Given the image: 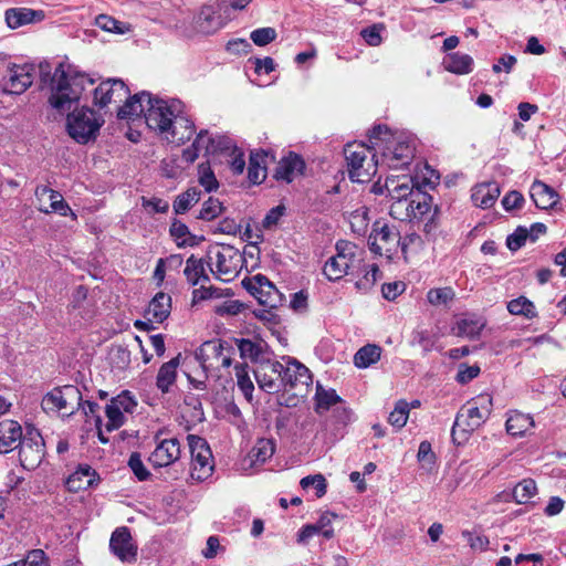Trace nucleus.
<instances>
[{"instance_id":"f257e3e1","label":"nucleus","mask_w":566,"mask_h":566,"mask_svg":"<svg viewBox=\"0 0 566 566\" xmlns=\"http://www.w3.org/2000/svg\"><path fill=\"white\" fill-rule=\"evenodd\" d=\"M145 122L168 143L184 144L195 134V123L179 99L149 98Z\"/></svg>"},{"instance_id":"f03ea898","label":"nucleus","mask_w":566,"mask_h":566,"mask_svg":"<svg viewBox=\"0 0 566 566\" xmlns=\"http://www.w3.org/2000/svg\"><path fill=\"white\" fill-rule=\"evenodd\" d=\"M94 84L87 74L60 64L51 80L50 105L60 114L69 112L82 97L83 92Z\"/></svg>"},{"instance_id":"7ed1b4c3","label":"nucleus","mask_w":566,"mask_h":566,"mask_svg":"<svg viewBox=\"0 0 566 566\" xmlns=\"http://www.w3.org/2000/svg\"><path fill=\"white\" fill-rule=\"evenodd\" d=\"M373 144L381 149V160L390 168L407 167L415 157L417 138L409 133L392 134L385 125L375 126L370 132Z\"/></svg>"},{"instance_id":"20e7f679","label":"nucleus","mask_w":566,"mask_h":566,"mask_svg":"<svg viewBox=\"0 0 566 566\" xmlns=\"http://www.w3.org/2000/svg\"><path fill=\"white\" fill-rule=\"evenodd\" d=\"M493 399L489 394L479 395L463 405L455 416L451 430L454 443L461 446L469 440L473 431L480 428L490 417Z\"/></svg>"},{"instance_id":"39448f33","label":"nucleus","mask_w":566,"mask_h":566,"mask_svg":"<svg viewBox=\"0 0 566 566\" xmlns=\"http://www.w3.org/2000/svg\"><path fill=\"white\" fill-rule=\"evenodd\" d=\"M206 258L211 273L226 282L238 275L243 262L240 251L229 244L209 247Z\"/></svg>"},{"instance_id":"423d86ee","label":"nucleus","mask_w":566,"mask_h":566,"mask_svg":"<svg viewBox=\"0 0 566 566\" xmlns=\"http://www.w3.org/2000/svg\"><path fill=\"white\" fill-rule=\"evenodd\" d=\"M104 119L92 108L82 107L67 114L66 130L78 144H87L95 140Z\"/></svg>"},{"instance_id":"0eeeda50","label":"nucleus","mask_w":566,"mask_h":566,"mask_svg":"<svg viewBox=\"0 0 566 566\" xmlns=\"http://www.w3.org/2000/svg\"><path fill=\"white\" fill-rule=\"evenodd\" d=\"M369 148L364 144L349 143L344 147V156L348 167V175L354 182H367L377 171L378 159L376 155L367 160Z\"/></svg>"},{"instance_id":"6e6552de","label":"nucleus","mask_w":566,"mask_h":566,"mask_svg":"<svg viewBox=\"0 0 566 566\" xmlns=\"http://www.w3.org/2000/svg\"><path fill=\"white\" fill-rule=\"evenodd\" d=\"M283 370H280L282 388L293 391L296 397H305L312 386V375L308 368L295 358L282 357Z\"/></svg>"},{"instance_id":"1a4fd4ad","label":"nucleus","mask_w":566,"mask_h":566,"mask_svg":"<svg viewBox=\"0 0 566 566\" xmlns=\"http://www.w3.org/2000/svg\"><path fill=\"white\" fill-rule=\"evenodd\" d=\"M371 252L391 259L398 253L400 247V232L395 226L384 221H376L368 238Z\"/></svg>"},{"instance_id":"9d476101","label":"nucleus","mask_w":566,"mask_h":566,"mask_svg":"<svg viewBox=\"0 0 566 566\" xmlns=\"http://www.w3.org/2000/svg\"><path fill=\"white\" fill-rule=\"evenodd\" d=\"M337 253L331 256L324 265V274L329 281L340 280L348 274L349 270L355 266L357 247L348 241H338L336 243Z\"/></svg>"},{"instance_id":"9b49d317","label":"nucleus","mask_w":566,"mask_h":566,"mask_svg":"<svg viewBox=\"0 0 566 566\" xmlns=\"http://www.w3.org/2000/svg\"><path fill=\"white\" fill-rule=\"evenodd\" d=\"M34 66L31 64H8L2 72L0 86L4 93L22 94L33 83Z\"/></svg>"},{"instance_id":"f8f14e48","label":"nucleus","mask_w":566,"mask_h":566,"mask_svg":"<svg viewBox=\"0 0 566 566\" xmlns=\"http://www.w3.org/2000/svg\"><path fill=\"white\" fill-rule=\"evenodd\" d=\"M191 453V476L195 480L203 481L212 472V454L207 441L198 436L187 437Z\"/></svg>"},{"instance_id":"ddd939ff","label":"nucleus","mask_w":566,"mask_h":566,"mask_svg":"<svg viewBox=\"0 0 566 566\" xmlns=\"http://www.w3.org/2000/svg\"><path fill=\"white\" fill-rule=\"evenodd\" d=\"M136 407L137 401L128 390H123L116 397H113L105 407L106 431L111 432L119 429L126 421L125 413H133Z\"/></svg>"},{"instance_id":"4468645a","label":"nucleus","mask_w":566,"mask_h":566,"mask_svg":"<svg viewBox=\"0 0 566 566\" xmlns=\"http://www.w3.org/2000/svg\"><path fill=\"white\" fill-rule=\"evenodd\" d=\"M19 447V460L23 469L31 471L42 463L45 444L38 430H29Z\"/></svg>"},{"instance_id":"2eb2a0df","label":"nucleus","mask_w":566,"mask_h":566,"mask_svg":"<svg viewBox=\"0 0 566 566\" xmlns=\"http://www.w3.org/2000/svg\"><path fill=\"white\" fill-rule=\"evenodd\" d=\"M224 9L226 3L219 0L202 6L193 21L198 32L209 35L222 29L228 20L223 14Z\"/></svg>"},{"instance_id":"dca6fc26","label":"nucleus","mask_w":566,"mask_h":566,"mask_svg":"<svg viewBox=\"0 0 566 566\" xmlns=\"http://www.w3.org/2000/svg\"><path fill=\"white\" fill-rule=\"evenodd\" d=\"M171 311V297L170 295L158 292L149 302L148 307L145 311V317L147 321H136L135 327L137 329L150 331L154 329V323H163Z\"/></svg>"},{"instance_id":"f3484780","label":"nucleus","mask_w":566,"mask_h":566,"mask_svg":"<svg viewBox=\"0 0 566 566\" xmlns=\"http://www.w3.org/2000/svg\"><path fill=\"white\" fill-rule=\"evenodd\" d=\"M205 148L207 153H216L230 148V140L223 137L214 138L208 135V130L202 129L198 133L192 145L182 151V160L192 164L198 157L200 149Z\"/></svg>"},{"instance_id":"a211bd4d","label":"nucleus","mask_w":566,"mask_h":566,"mask_svg":"<svg viewBox=\"0 0 566 566\" xmlns=\"http://www.w3.org/2000/svg\"><path fill=\"white\" fill-rule=\"evenodd\" d=\"M250 290L259 303L266 307L277 308L285 302L284 294L264 275H255Z\"/></svg>"},{"instance_id":"6ab92c4d","label":"nucleus","mask_w":566,"mask_h":566,"mask_svg":"<svg viewBox=\"0 0 566 566\" xmlns=\"http://www.w3.org/2000/svg\"><path fill=\"white\" fill-rule=\"evenodd\" d=\"M280 370L282 363L277 360H262L254 370V377L259 387L269 392H277L282 388Z\"/></svg>"},{"instance_id":"aec40b11","label":"nucleus","mask_w":566,"mask_h":566,"mask_svg":"<svg viewBox=\"0 0 566 566\" xmlns=\"http://www.w3.org/2000/svg\"><path fill=\"white\" fill-rule=\"evenodd\" d=\"M111 552L123 563H132L137 557V546L134 544L128 527H117L109 539Z\"/></svg>"},{"instance_id":"412c9836","label":"nucleus","mask_w":566,"mask_h":566,"mask_svg":"<svg viewBox=\"0 0 566 566\" xmlns=\"http://www.w3.org/2000/svg\"><path fill=\"white\" fill-rule=\"evenodd\" d=\"M129 95L126 84L119 78H108L94 90V103L101 107L112 102H122Z\"/></svg>"},{"instance_id":"4be33fe9","label":"nucleus","mask_w":566,"mask_h":566,"mask_svg":"<svg viewBox=\"0 0 566 566\" xmlns=\"http://www.w3.org/2000/svg\"><path fill=\"white\" fill-rule=\"evenodd\" d=\"M180 458V443L177 438L164 439L158 443L149 457L155 468H164L172 464Z\"/></svg>"},{"instance_id":"5701e85b","label":"nucleus","mask_w":566,"mask_h":566,"mask_svg":"<svg viewBox=\"0 0 566 566\" xmlns=\"http://www.w3.org/2000/svg\"><path fill=\"white\" fill-rule=\"evenodd\" d=\"M4 19L7 25L14 30L27 24L42 22L45 19V12L25 7L10 8L6 10Z\"/></svg>"},{"instance_id":"b1692460","label":"nucleus","mask_w":566,"mask_h":566,"mask_svg":"<svg viewBox=\"0 0 566 566\" xmlns=\"http://www.w3.org/2000/svg\"><path fill=\"white\" fill-rule=\"evenodd\" d=\"M304 169L305 163L303 158L295 153H290L277 163L274 178L285 182H292L297 176L303 174Z\"/></svg>"},{"instance_id":"393cba45","label":"nucleus","mask_w":566,"mask_h":566,"mask_svg":"<svg viewBox=\"0 0 566 566\" xmlns=\"http://www.w3.org/2000/svg\"><path fill=\"white\" fill-rule=\"evenodd\" d=\"M19 422L10 419L0 422V453H9L18 448L23 440Z\"/></svg>"},{"instance_id":"a878e982","label":"nucleus","mask_w":566,"mask_h":566,"mask_svg":"<svg viewBox=\"0 0 566 566\" xmlns=\"http://www.w3.org/2000/svg\"><path fill=\"white\" fill-rule=\"evenodd\" d=\"M35 196L39 200H41L44 196H49L50 199V207H41L40 211L44 213L56 212L63 217L71 216L72 219L76 220V214L73 212L69 203L63 199L59 191L53 190L46 186H39L35 189Z\"/></svg>"},{"instance_id":"bb28decb","label":"nucleus","mask_w":566,"mask_h":566,"mask_svg":"<svg viewBox=\"0 0 566 566\" xmlns=\"http://www.w3.org/2000/svg\"><path fill=\"white\" fill-rule=\"evenodd\" d=\"M153 96L148 92H140L134 96L129 95L126 97L125 104L119 107L117 116L120 119H134L140 115L145 116L148 107V99Z\"/></svg>"},{"instance_id":"cd10ccee","label":"nucleus","mask_w":566,"mask_h":566,"mask_svg":"<svg viewBox=\"0 0 566 566\" xmlns=\"http://www.w3.org/2000/svg\"><path fill=\"white\" fill-rule=\"evenodd\" d=\"M385 188L391 200L412 199L416 190L409 176H391L386 179Z\"/></svg>"},{"instance_id":"c85d7f7f","label":"nucleus","mask_w":566,"mask_h":566,"mask_svg":"<svg viewBox=\"0 0 566 566\" xmlns=\"http://www.w3.org/2000/svg\"><path fill=\"white\" fill-rule=\"evenodd\" d=\"M531 198L539 209L547 210L558 202V193L543 181L535 180L531 186Z\"/></svg>"},{"instance_id":"c756f323","label":"nucleus","mask_w":566,"mask_h":566,"mask_svg":"<svg viewBox=\"0 0 566 566\" xmlns=\"http://www.w3.org/2000/svg\"><path fill=\"white\" fill-rule=\"evenodd\" d=\"M500 193V187L496 182H484L472 189L471 198L476 207L488 209L495 203Z\"/></svg>"},{"instance_id":"7c9ffc66","label":"nucleus","mask_w":566,"mask_h":566,"mask_svg":"<svg viewBox=\"0 0 566 566\" xmlns=\"http://www.w3.org/2000/svg\"><path fill=\"white\" fill-rule=\"evenodd\" d=\"M207 264V258H197L196 255L191 254L186 260V265L184 269V274L187 279V282L191 284L192 286L199 284V283H208L210 282V277L206 271Z\"/></svg>"},{"instance_id":"2f4dec72","label":"nucleus","mask_w":566,"mask_h":566,"mask_svg":"<svg viewBox=\"0 0 566 566\" xmlns=\"http://www.w3.org/2000/svg\"><path fill=\"white\" fill-rule=\"evenodd\" d=\"M224 345L221 340H209L203 343L196 354L197 359L200 361L202 368L208 370L213 368L214 365L211 360H216L217 364L222 358Z\"/></svg>"},{"instance_id":"473e14b6","label":"nucleus","mask_w":566,"mask_h":566,"mask_svg":"<svg viewBox=\"0 0 566 566\" xmlns=\"http://www.w3.org/2000/svg\"><path fill=\"white\" fill-rule=\"evenodd\" d=\"M534 424L535 423L531 415L514 410L509 413L505 427L509 434L513 437H522L528 432Z\"/></svg>"},{"instance_id":"72a5a7b5","label":"nucleus","mask_w":566,"mask_h":566,"mask_svg":"<svg viewBox=\"0 0 566 566\" xmlns=\"http://www.w3.org/2000/svg\"><path fill=\"white\" fill-rule=\"evenodd\" d=\"M179 366V355L161 365L156 378V386L163 392L169 391L171 385L176 381L177 368Z\"/></svg>"},{"instance_id":"f704fd0d","label":"nucleus","mask_w":566,"mask_h":566,"mask_svg":"<svg viewBox=\"0 0 566 566\" xmlns=\"http://www.w3.org/2000/svg\"><path fill=\"white\" fill-rule=\"evenodd\" d=\"M266 158L265 151H255L250 155L248 167V178L254 185L261 184L266 177Z\"/></svg>"},{"instance_id":"c9c22d12","label":"nucleus","mask_w":566,"mask_h":566,"mask_svg":"<svg viewBox=\"0 0 566 566\" xmlns=\"http://www.w3.org/2000/svg\"><path fill=\"white\" fill-rule=\"evenodd\" d=\"M473 63V59L469 54L460 52L449 54L443 61L447 71L460 75L472 72Z\"/></svg>"},{"instance_id":"e433bc0d","label":"nucleus","mask_w":566,"mask_h":566,"mask_svg":"<svg viewBox=\"0 0 566 566\" xmlns=\"http://www.w3.org/2000/svg\"><path fill=\"white\" fill-rule=\"evenodd\" d=\"M381 347L376 344H367L354 355V365L357 368H368L376 364L381 356Z\"/></svg>"},{"instance_id":"4c0bfd02","label":"nucleus","mask_w":566,"mask_h":566,"mask_svg":"<svg viewBox=\"0 0 566 566\" xmlns=\"http://www.w3.org/2000/svg\"><path fill=\"white\" fill-rule=\"evenodd\" d=\"M95 476L96 473L91 467H80L73 474L70 475L66 484L67 488L73 491L87 489L93 485Z\"/></svg>"},{"instance_id":"58836bf2","label":"nucleus","mask_w":566,"mask_h":566,"mask_svg":"<svg viewBox=\"0 0 566 566\" xmlns=\"http://www.w3.org/2000/svg\"><path fill=\"white\" fill-rule=\"evenodd\" d=\"M342 398L334 389H325L322 385L317 384L315 394V411L324 413L333 406L340 402Z\"/></svg>"},{"instance_id":"ea45409f","label":"nucleus","mask_w":566,"mask_h":566,"mask_svg":"<svg viewBox=\"0 0 566 566\" xmlns=\"http://www.w3.org/2000/svg\"><path fill=\"white\" fill-rule=\"evenodd\" d=\"M201 198V191L191 187L178 195L172 203L176 214H184L190 210Z\"/></svg>"},{"instance_id":"a19ab883","label":"nucleus","mask_w":566,"mask_h":566,"mask_svg":"<svg viewBox=\"0 0 566 566\" xmlns=\"http://www.w3.org/2000/svg\"><path fill=\"white\" fill-rule=\"evenodd\" d=\"M275 452L274 441L271 439H259L254 447L251 449L249 455L254 464H262Z\"/></svg>"},{"instance_id":"79ce46f5","label":"nucleus","mask_w":566,"mask_h":566,"mask_svg":"<svg viewBox=\"0 0 566 566\" xmlns=\"http://www.w3.org/2000/svg\"><path fill=\"white\" fill-rule=\"evenodd\" d=\"M507 311L512 315L524 316L525 318L532 319L537 316L535 305L525 296L511 300L507 303Z\"/></svg>"},{"instance_id":"37998d69","label":"nucleus","mask_w":566,"mask_h":566,"mask_svg":"<svg viewBox=\"0 0 566 566\" xmlns=\"http://www.w3.org/2000/svg\"><path fill=\"white\" fill-rule=\"evenodd\" d=\"M41 405H42V409L45 412L64 411L66 415H69L66 403H64V396L62 394V388H54L52 391L48 392L43 397Z\"/></svg>"},{"instance_id":"c03bdc74","label":"nucleus","mask_w":566,"mask_h":566,"mask_svg":"<svg viewBox=\"0 0 566 566\" xmlns=\"http://www.w3.org/2000/svg\"><path fill=\"white\" fill-rule=\"evenodd\" d=\"M537 493V486L534 480L524 479L518 482L513 490V497L518 504H526Z\"/></svg>"},{"instance_id":"a18cd8bd","label":"nucleus","mask_w":566,"mask_h":566,"mask_svg":"<svg viewBox=\"0 0 566 566\" xmlns=\"http://www.w3.org/2000/svg\"><path fill=\"white\" fill-rule=\"evenodd\" d=\"M389 214L400 221L415 220L411 199L391 200Z\"/></svg>"},{"instance_id":"49530a36","label":"nucleus","mask_w":566,"mask_h":566,"mask_svg":"<svg viewBox=\"0 0 566 566\" xmlns=\"http://www.w3.org/2000/svg\"><path fill=\"white\" fill-rule=\"evenodd\" d=\"M483 326L479 319L462 318L457 322L454 331L458 336L473 339L479 337Z\"/></svg>"},{"instance_id":"de8ad7c7","label":"nucleus","mask_w":566,"mask_h":566,"mask_svg":"<svg viewBox=\"0 0 566 566\" xmlns=\"http://www.w3.org/2000/svg\"><path fill=\"white\" fill-rule=\"evenodd\" d=\"M234 370L239 389L242 391V394L248 400H251L254 390V385L250 378L248 365L238 364L235 365Z\"/></svg>"},{"instance_id":"09e8293b","label":"nucleus","mask_w":566,"mask_h":566,"mask_svg":"<svg viewBox=\"0 0 566 566\" xmlns=\"http://www.w3.org/2000/svg\"><path fill=\"white\" fill-rule=\"evenodd\" d=\"M410 412V406L407 400L400 399L396 402L394 410L389 413L388 422L397 428L401 429L407 423Z\"/></svg>"},{"instance_id":"8fccbe9b","label":"nucleus","mask_w":566,"mask_h":566,"mask_svg":"<svg viewBox=\"0 0 566 566\" xmlns=\"http://www.w3.org/2000/svg\"><path fill=\"white\" fill-rule=\"evenodd\" d=\"M198 181L207 192L216 191L219 188V181L217 180L209 161L199 164Z\"/></svg>"},{"instance_id":"3c124183","label":"nucleus","mask_w":566,"mask_h":566,"mask_svg":"<svg viewBox=\"0 0 566 566\" xmlns=\"http://www.w3.org/2000/svg\"><path fill=\"white\" fill-rule=\"evenodd\" d=\"M455 297V292L452 287H438L430 289L427 293L428 302L433 306H447Z\"/></svg>"},{"instance_id":"603ef678","label":"nucleus","mask_w":566,"mask_h":566,"mask_svg":"<svg viewBox=\"0 0 566 566\" xmlns=\"http://www.w3.org/2000/svg\"><path fill=\"white\" fill-rule=\"evenodd\" d=\"M237 346L241 357L256 361L263 353V344L248 338L237 339Z\"/></svg>"},{"instance_id":"864d4df0","label":"nucleus","mask_w":566,"mask_h":566,"mask_svg":"<svg viewBox=\"0 0 566 566\" xmlns=\"http://www.w3.org/2000/svg\"><path fill=\"white\" fill-rule=\"evenodd\" d=\"M411 203L412 210L415 213V220H421L426 214L430 212L431 209V197L421 192L420 190H416L415 195H412Z\"/></svg>"},{"instance_id":"5fc2aeb1","label":"nucleus","mask_w":566,"mask_h":566,"mask_svg":"<svg viewBox=\"0 0 566 566\" xmlns=\"http://www.w3.org/2000/svg\"><path fill=\"white\" fill-rule=\"evenodd\" d=\"M96 24L104 31L112 32L115 34H125L130 31V27L127 23L120 22L113 17L106 14H99L96 18Z\"/></svg>"},{"instance_id":"6e6d98bb","label":"nucleus","mask_w":566,"mask_h":566,"mask_svg":"<svg viewBox=\"0 0 566 566\" xmlns=\"http://www.w3.org/2000/svg\"><path fill=\"white\" fill-rule=\"evenodd\" d=\"M223 210V205L219 199L209 197V199L203 202L197 218L205 221H211L219 217Z\"/></svg>"},{"instance_id":"4d7b16f0","label":"nucleus","mask_w":566,"mask_h":566,"mask_svg":"<svg viewBox=\"0 0 566 566\" xmlns=\"http://www.w3.org/2000/svg\"><path fill=\"white\" fill-rule=\"evenodd\" d=\"M62 394L64 396V403L69 410V415H72L75 410L80 409L83 399L80 389L73 385L63 386Z\"/></svg>"},{"instance_id":"13d9d810","label":"nucleus","mask_w":566,"mask_h":566,"mask_svg":"<svg viewBox=\"0 0 566 566\" xmlns=\"http://www.w3.org/2000/svg\"><path fill=\"white\" fill-rule=\"evenodd\" d=\"M277 36V33L274 28L266 27L255 29L251 32L250 39L258 46H264L269 43L273 42Z\"/></svg>"},{"instance_id":"bf43d9fd","label":"nucleus","mask_w":566,"mask_h":566,"mask_svg":"<svg viewBox=\"0 0 566 566\" xmlns=\"http://www.w3.org/2000/svg\"><path fill=\"white\" fill-rule=\"evenodd\" d=\"M300 484L305 490L310 486L314 488L317 497L324 496L327 489L326 480L322 474L307 475L301 480Z\"/></svg>"},{"instance_id":"052dcab7","label":"nucleus","mask_w":566,"mask_h":566,"mask_svg":"<svg viewBox=\"0 0 566 566\" xmlns=\"http://www.w3.org/2000/svg\"><path fill=\"white\" fill-rule=\"evenodd\" d=\"M245 308L244 304L238 300L224 301L214 307V313L219 316H235Z\"/></svg>"},{"instance_id":"680f3d73","label":"nucleus","mask_w":566,"mask_h":566,"mask_svg":"<svg viewBox=\"0 0 566 566\" xmlns=\"http://www.w3.org/2000/svg\"><path fill=\"white\" fill-rule=\"evenodd\" d=\"M128 467L139 481H146L150 475L149 471L144 465L142 457L138 452H133L130 454L128 460Z\"/></svg>"},{"instance_id":"e2e57ef3","label":"nucleus","mask_w":566,"mask_h":566,"mask_svg":"<svg viewBox=\"0 0 566 566\" xmlns=\"http://www.w3.org/2000/svg\"><path fill=\"white\" fill-rule=\"evenodd\" d=\"M462 537L465 538L473 551H486L490 544L489 538L482 534H474L470 531H462Z\"/></svg>"},{"instance_id":"0e129e2a","label":"nucleus","mask_w":566,"mask_h":566,"mask_svg":"<svg viewBox=\"0 0 566 566\" xmlns=\"http://www.w3.org/2000/svg\"><path fill=\"white\" fill-rule=\"evenodd\" d=\"M528 239L527 229L518 227L514 233L510 234L506 239V245L511 251L521 249Z\"/></svg>"},{"instance_id":"69168bd1","label":"nucleus","mask_w":566,"mask_h":566,"mask_svg":"<svg viewBox=\"0 0 566 566\" xmlns=\"http://www.w3.org/2000/svg\"><path fill=\"white\" fill-rule=\"evenodd\" d=\"M412 345L420 346L424 352H430L433 348L434 339L427 329H418L412 333Z\"/></svg>"},{"instance_id":"338daca9","label":"nucleus","mask_w":566,"mask_h":566,"mask_svg":"<svg viewBox=\"0 0 566 566\" xmlns=\"http://www.w3.org/2000/svg\"><path fill=\"white\" fill-rule=\"evenodd\" d=\"M381 30V24H374L371 27L363 29L360 35L363 36L367 44L371 46H378L382 41V38L380 35Z\"/></svg>"},{"instance_id":"774afa93","label":"nucleus","mask_w":566,"mask_h":566,"mask_svg":"<svg viewBox=\"0 0 566 566\" xmlns=\"http://www.w3.org/2000/svg\"><path fill=\"white\" fill-rule=\"evenodd\" d=\"M21 566H50L48 557L42 549H33L29 552L25 559H23Z\"/></svg>"}]
</instances>
